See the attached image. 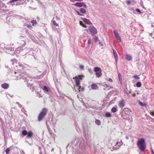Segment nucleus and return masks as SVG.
<instances>
[{"label":"nucleus","mask_w":154,"mask_h":154,"mask_svg":"<svg viewBox=\"0 0 154 154\" xmlns=\"http://www.w3.org/2000/svg\"><path fill=\"white\" fill-rule=\"evenodd\" d=\"M80 11L83 14H85L86 12V10L82 8H80Z\"/></svg>","instance_id":"nucleus-19"},{"label":"nucleus","mask_w":154,"mask_h":154,"mask_svg":"<svg viewBox=\"0 0 154 154\" xmlns=\"http://www.w3.org/2000/svg\"><path fill=\"white\" fill-rule=\"evenodd\" d=\"M85 30L88 33H91V34H95L97 32L96 29L93 26H89L88 29H86Z\"/></svg>","instance_id":"nucleus-5"},{"label":"nucleus","mask_w":154,"mask_h":154,"mask_svg":"<svg viewBox=\"0 0 154 154\" xmlns=\"http://www.w3.org/2000/svg\"><path fill=\"white\" fill-rule=\"evenodd\" d=\"M99 44L100 45H101L102 46H103V44L100 42H99Z\"/></svg>","instance_id":"nucleus-38"},{"label":"nucleus","mask_w":154,"mask_h":154,"mask_svg":"<svg viewBox=\"0 0 154 154\" xmlns=\"http://www.w3.org/2000/svg\"><path fill=\"white\" fill-rule=\"evenodd\" d=\"M9 85L8 84L5 83L2 84V87L3 88L5 89H6L8 88Z\"/></svg>","instance_id":"nucleus-12"},{"label":"nucleus","mask_w":154,"mask_h":154,"mask_svg":"<svg viewBox=\"0 0 154 154\" xmlns=\"http://www.w3.org/2000/svg\"><path fill=\"white\" fill-rule=\"evenodd\" d=\"M132 122V119H130L129 120V122Z\"/></svg>","instance_id":"nucleus-54"},{"label":"nucleus","mask_w":154,"mask_h":154,"mask_svg":"<svg viewBox=\"0 0 154 154\" xmlns=\"http://www.w3.org/2000/svg\"><path fill=\"white\" fill-rule=\"evenodd\" d=\"M14 76L15 77V79H26V81H24L26 84H28L29 77L24 72H22L20 70L14 72L13 74Z\"/></svg>","instance_id":"nucleus-1"},{"label":"nucleus","mask_w":154,"mask_h":154,"mask_svg":"<svg viewBox=\"0 0 154 154\" xmlns=\"http://www.w3.org/2000/svg\"><path fill=\"white\" fill-rule=\"evenodd\" d=\"M75 12H76V13L78 15H81V16H82V14H81L80 12L78 11H75Z\"/></svg>","instance_id":"nucleus-34"},{"label":"nucleus","mask_w":154,"mask_h":154,"mask_svg":"<svg viewBox=\"0 0 154 154\" xmlns=\"http://www.w3.org/2000/svg\"><path fill=\"white\" fill-rule=\"evenodd\" d=\"M31 22L32 23L33 25H34V24H36L37 23V22L35 20H32L31 21Z\"/></svg>","instance_id":"nucleus-27"},{"label":"nucleus","mask_w":154,"mask_h":154,"mask_svg":"<svg viewBox=\"0 0 154 154\" xmlns=\"http://www.w3.org/2000/svg\"><path fill=\"white\" fill-rule=\"evenodd\" d=\"M18 106H19L20 107V108H21L22 107V106L21 105V104H19V105H18Z\"/></svg>","instance_id":"nucleus-49"},{"label":"nucleus","mask_w":154,"mask_h":154,"mask_svg":"<svg viewBox=\"0 0 154 154\" xmlns=\"http://www.w3.org/2000/svg\"><path fill=\"white\" fill-rule=\"evenodd\" d=\"M126 2V3L128 5H129V4H131V2L130 0L127 1Z\"/></svg>","instance_id":"nucleus-35"},{"label":"nucleus","mask_w":154,"mask_h":154,"mask_svg":"<svg viewBox=\"0 0 154 154\" xmlns=\"http://www.w3.org/2000/svg\"><path fill=\"white\" fill-rule=\"evenodd\" d=\"M125 103L123 100H120L119 103V106L121 108H122L125 106Z\"/></svg>","instance_id":"nucleus-8"},{"label":"nucleus","mask_w":154,"mask_h":154,"mask_svg":"<svg viewBox=\"0 0 154 154\" xmlns=\"http://www.w3.org/2000/svg\"><path fill=\"white\" fill-rule=\"evenodd\" d=\"M73 90L74 91H76L75 88H74V89L73 88Z\"/></svg>","instance_id":"nucleus-56"},{"label":"nucleus","mask_w":154,"mask_h":154,"mask_svg":"<svg viewBox=\"0 0 154 154\" xmlns=\"http://www.w3.org/2000/svg\"><path fill=\"white\" fill-rule=\"evenodd\" d=\"M150 114L153 116H154V112H150Z\"/></svg>","instance_id":"nucleus-43"},{"label":"nucleus","mask_w":154,"mask_h":154,"mask_svg":"<svg viewBox=\"0 0 154 154\" xmlns=\"http://www.w3.org/2000/svg\"><path fill=\"white\" fill-rule=\"evenodd\" d=\"M22 43H23V45L24 46V45H25V41H22Z\"/></svg>","instance_id":"nucleus-47"},{"label":"nucleus","mask_w":154,"mask_h":154,"mask_svg":"<svg viewBox=\"0 0 154 154\" xmlns=\"http://www.w3.org/2000/svg\"><path fill=\"white\" fill-rule=\"evenodd\" d=\"M11 63L13 65H14V62H15L16 63H17V60L15 59H14L11 60Z\"/></svg>","instance_id":"nucleus-24"},{"label":"nucleus","mask_w":154,"mask_h":154,"mask_svg":"<svg viewBox=\"0 0 154 154\" xmlns=\"http://www.w3.org/2000/svg\"><path fill=\"white\" fill-rule=\"evenodd\" d=\"M113 53L116 62L117 63L118 60V56L116 51L114 50H113Z\"/></svg>","instance_id":"nucleus-10"},{"label":"nucleus","mask_w":154,"mask_h":154,"mask_svg":"<svg viewBox=\"0 0 154 154\" xmlns=\"http://www.w3.org/2000/svg\"><path fill=\"white\" fill-rule=\"evenodd\" d=\"M107 80L109 82H112L113 81V80H112L111 78H109L108 80Z\"/></svg>","instance_id":"nucleus-37"},{"label":"nucleus","mask_w":154,"mask_h":154,"mask_svg":"<svg viewBox=\"0 0 154 154\" xmlns=\"http://www.w3.org/2000/svg\"><path fill=\"white\" fill-rule=\"evenodd\" d=\"M39 149L40 150V151H41V147H39Z\"/></svg>","instance_id":"nucleus-53"},{"label":"nucleus","mask_w":154,"mask_h":154,"mask_svg":"<svg viewBox=\"0 0 154 154\" xmlns=\"http://www.w3.org/2000/svg\"><path fill=\"white\" fill-rule=\"evenodd\" d=\"M26 26L29 28H31L32 27V26L31 25H28Z\"/></svg>","instance_id":"nucleus-42"},{"label":"nucleus","mask_w":154,"mask_h":154,"mask_svg":"<svg viewBox=\"0 0 154 154\" xmlns=\"http://www.w3.org/2000/svg\"><path fill=\"white\" fill-rule=\"evenodd\" d=\"M132 96L133 97H135L136 96V94H132Z\"/></svg>","instance_id":"nucleus-50"},{"label":"nucleus","mask_w":154,"mask_h":154,"mask_svg":"<svg viewBox=\"0 0 154 154\" xmlns=\"http://www.w3.org/2000/svg\"><path fill=\"white\" fill-rule=\"evenodd\" d=\"M91 88L93 89H97L98 88V86L95 84H93L91 85Z\"/></svg>","instance_id":"nucleus-13"},{"label":"nucleus","mask_w":154,"mask_h":154,"mask_svg":"<svg viewBox=\"0 0 154 154\" xmlns=\"http://www.w3.org/2000/svg\"><path fill=\"white\" fill-rule=\"evenodd\" d=\"M106 117H110L111 116V114L110 112H106Z\"/></svg>","instance_id":"nucleus-26"},{"label":"nucleus","mask_w":154,"mask_h":154,"mask_svg":"<svg viewBox=\"0 0 154 154\" xmlns=\"http://www.w3.org/2000/svg\"><path fill=\"white\" fill-rule=\"evenodd\" d=\"M81 19L83 20V21L86 24H87L88 25L92 24L91 23L89 20H88L84 18H82Z\"/></svg>","instance_id":"nucleus-9"},{"label":"nucleus","mask_w":154,"mask_h":154,"mask_svg":"<svg viewBox=\"0 0 154 154\" xmlns=\"http://www.w3.org/2000/svg\"><path fill=\"white\" fill-rule=\"evenodd\" d=\"M39 153H40V154H41V153H42V152H41V151H40Z\"/></svg>","instance_id":"nucleus-58"},{"label":"nucleus","mask_w":154,"mask_h":154,"mask_svg":"<svg viewBox=\"0 0 154 154\" xmlns=\"http://www.w3.org/2000/svg\"><path fill=\"white\" fill-rule=\"evenodd\" d=\"M21 111L25 113L26 112L24 108H23L21 109Z\"/></svg>","instance_id":"nucleus-33"},{"label":"nucleus","mask_w":154,"mask_h":154,"mask_svg":"<svg viewBox=\"0 0 154 154\" xmlns=\"http://www.w3.org/2000/svg\"><path fill=\"white\" fill-rule=\"evenodd\" d=\"M94 71L95 72V74L97 77L99 78L102 75L101 70V69L99 67H95L94 69Z\"/></svg>","instance_id":"nucleus-6"},{"label":"nucleus","mask_w":154,"mask_h":154,"mask_svg":"<svg viewBox=\"0 0 154 154\" xmlns=\"http://www.w3.org/2000/svg\"><path fill=\"white\" fill-rule=\"evenodd\" d=\"M122 144H123V142H122V141L121 140L119 142L117 141L116 142L115 146H116L117 145L119 144V146H120L122 145Z\"/></svg>","instance_id":"nucleus-18"},{"label":"nucleus","mask_w":154,"mask_h":154,"mask_svg":"<svg viewBox=\"0 0 154 154\" xmlns=\"http://www.w3.org/2000/svg\"><path fill=\"white\" fill-rule=\"evenodd\" d=\"M103 86L106 88L108 90L109 89H110L111 88V86L109 85H108L106 84L104 85H103Z\"/></svg>","instance_id":"nucleus-23"},{"label":"nucleus","mask_w":154,"mask_h":154,"mask_svg":"<svg viewBox=\"0 0 154 154\" xmlns=\"http://www.w3.org/2000/svg\"><path fill=\"white\" fill-rule=\"evenodd\" d=\"M126 138L127 139H128V138L127 137H126Z\"/></svg>","instance_id":"nucleus-59"},{"label":"nucleus","mask_w":154,"mask_h":154,"mask_svg":"<svg viewBox=\"0 0 154 154\" xmlns=\"http://www.w3.org/2000/svg\"><path fill=\"white\" fill-rule=\"evenodd\" d=\"M49 90V89L46 86H44V88H43V90L45 91H46V92H48Z\"/></svg>","instance_id":"nucleus-16"},{"label":"nucleus","mask_w":154,"mask_h":154,"mask_svg":"<svg viewBox=\"0 0 154 154\" xmlns=\"http://www.w3.org/2000/svg\"><path fill=\"white\" fill-rule=\"evenodd\" d=\"M20 67H21L23 69V65L22 64L20 63H18Z\"/></svg>","instance_id":"nucleus-36"},{"label":"nucleus","mask_w":154,"mask_h":154,"mask_svg":"<svg viewBox=\"0 0 154 154\" xmlns=\"http://www.w3.org/2000/svg\"><path fill=\"white\" fill-rule=\"evenodd\" d=\"M70 1L72 2H74L75 1H76V0H70Z\"/></svg>","instance_id":"nucleus-48"},{"label":"nucleus","mask_w":154,"mask_h":154,"mask_svg":"<svg viewBox=\"0 0 154 154\" xmlns=\"http://www.w3.org/2000/svg\"><path fill=\"white\" fill-rule=\"evenodd\" d=\"M118 76L119 78V79L120 81H121V74L119 73L118 75Z\"/></svg>","instance_id":"nucleus-31"},{"label":"nucleus","mask_w":154,"mask_h":154,"mask_svg":"<svg viewBox=\"0 0 154 154\" xmlns=\"http://www.w3.org/2000/svg\"><path fill=\"white\" fill-rule=\"evenodd\" d=\"M48 111L47 109L43 108L38 116V120L39 121H42L45 117Z\"/></svg>","instance_id":"nucleus-4"},{"label":"nucleus","mask_w":154,"mask_h":154,"mask_svg":"<svg viewBox=\"0 0 154 154\" xmlns=\"http://www.w3.org/2000/svg\"><path fill=\"white\" fill-rule=\"evenodd\" d=\"M56 18L57 20H59L60 19V17H58L57 16L56 17Z\"/></svg>","instance_id":"nucleus-45"},{"label":"nucleus","mask_w":154,"mask_h":154,"mask_svg":"<svg viewBox=\"0 0 154 154\" xmlns=\"http://www.w3.org/2000/svg\"><path fill=\"white\" fill-rule=\"evenodd\" d=\"M140 105L141 106H143V103H141L140 102Z\"/></svg>","instance_id":"nucleus-51"},{"label":"nucleus","mask_w":154,"mask_h":154,"mask_svg":"<svg viewBox=\"0 0 154 154\" xmlns=\"http://www.w3.org/2000/svg\"><path fill=\"white\" fill-rule=\"evenodd\" d=\"M27 131L26 130H23L22 131V134L23 136H25L27 135Z\"/></svg>","instance_id":"nucleus-17"},{"label":"nucleus","mask_w":154,"mask_h":154,"mask_svg":"<svg viewBox=\"0 0 154 154\" xmlns=\"http://www.w3.org/2000/svg\"><path fill=\"white\" fill-rule=\"evenodd\" d=\"M16 103H17V104H18V105L20 104V103H19V102H16Z\"/></svg>","instance_id":"nucleus-55"},{"label":"nucleus","mask_w":154,"mask_h":154,"mask_svg":"<svg viewBox=\"0 0 154 154\" xmlns=\"http://www.w3.org/2000/svg\"><path fill=\"white\" fill-rule=\"evenodd\" d=\"M91 39H89L88 41V44H89V45H90L91 44Z\"/></svg>","instance_id":"nucleus-32"},{"label":"nucleus","mask_w":154,"mask_h":154,"mask_svg":"<svg viewBox=\"0 0 154 154\" xmlns=\"http://www.w3.org/2000/svg\"><path fill=\"white\" fill-rule=\"evenodd\" d=\"M79 22H80V24L81 26H82L83 27H85V28L87 27V26H86V25H85L84 24L82 21H80Z\"/></svg>","instance_id":"nucleus-22"},{"label":"nucleus","mask_w":154,"mask_h":154,"mask_svg":"<svg viewBox=\"0 0 154 154\" xmlns=\"http://www.w3.org/2000/svg\"><path fill=\"white\" fill-rule=\"evenodd\" d=\"M53 23L54 25H55L56 26H58V24L56 23L55 20H53Z\"/></svg>","instance_id":"nucleus-29"},{"label":"nucleus","mask_w":154,"mask_h":154,"mask_svg":"<svg viewBox=\"0 0 154 154\" xmlns=\"http://www.w3.org/2000/svg\"><path fill=\"white\" fill-rule=\"evenodd\" d=\"M136 86L137 87H140L141 86V83L140 82H138L137 83H136Z\"/></svg>","instance_id":"nucleus-25"},{"label":"nucleus","mask_w":154,"mask_h":154,"mask_svg":"<svg viewBox=\"0 0 154 154\" xmlns=\"http://www.w3.org/2000/svg\"><path fill=\"white\" fill-rule=\"evenodd\" d=\"M125 58L128 60H131L132 58L131 56L130 55L126 54L125 56Z\"/></svg>","instance_id":"nucleus-14"},{"label":"nucleus","mask_w":154,"mask_h":154,"mask_svg":"<svg viewBox=\"0 0 154 154\" xmlns=\"http://www.w3.org/2000/svg\"><path fill=\"white\" fill-rule=\"evenodd\" d=\"M114 33L115 35V36L116 38V39H117V40H118V42H121V38L119 35L118 33L115 30H114Z\"/></svg>","instance_id":"nucleus-7"},{"label":"nucleus","mask_w":154,"mask_h":154,"mask_svg":"<svg viewBox=\"0 0 154 154\" xmlns=\"http://www.w3.org/2000/svg\"><path fill=\"white\" fill-rule=\"evenodd\" d=\"M82 4L83 3H76L75 4H73V5L78 7H81L82 6Z\"/></svg>","instance_id":"nucleus-15"},{"label":"nucleus","mask_w":154,"mask_h":154,"mask_svg":"<svg viewBox=\"0 0 154 154\" xmlns=\"http://www.w3.org/2000/svg\"><path fill=\"white\" fill-rule=\"evenodd\" d=\"M95 123L97 125H99L100 124L101 122L100 120L98 119H96L95 120Z\"/></svg>","instance_id":"nucleus-21"},{"label":"nucleus","mask_w":154,"mask_h":154,"mask_svg":"<svg viewBox=\"0 0 154 154\" xmlns=\"http://www.w3.org/2000/svg\"><path fill=\"white\" fill-rule=\"evenodd\" d=\"M138 147L139 149L142 151H144L146 148V144L144 139L142 138L139 139L137 143Z\"/></svg>","instance_id":"nucleus-2"},{"label":"nucleus","mask_w":154,"mask_h":154,"mask_svg":"<svg viewBox=\"0 0 154 154\" xmlns=\"http://www.w3.org/2000/svg\"><path fill=\"white\" fill-rule=\"evenodd\" d=\"M98 40V38L97 37H96L95 38V42L97 41Z\"/></svg>","instance_id":"nucleus-46"},{"label":"nucleus","mask_w":154,"mask_h":154,"mask_svg":"<svg viewBox=\"0 0 154 154\" xmlns=\"http://www.w3.org/2000/svg\"><path fill=\"white\" fill-rule=\"evenodd\" d=\"M73 79H75V82L76 83V86L78 88V89L79 90V92L81 90L83 91L84 90V88H81V87L80 86V81L82 80V79L79 77L75 76V77L73 78Z\"/></svg>","instance_id":"nucleus-3"},{"label":"nucleus","mask_w":154,"mask_h":154,"mask_svg":"<svg viewBox=\"0 0 154 154\" xmlns=\"http://www.w3.org/2000/svg\"><path fill=\"white\" fill-rule=\"evenodd\" d=\"M80 68L81 69H83L84 68V66L83 65H81L80 66Z\"/></svg>","instance_id":"nucleus-44"},{"label":"nucleus","mask_w":154,"mask_h":154,"mask_svg":"<svg viewBox=\"0 0 154 154\" xmlns=\"http://www.w3.org/2000/svg\"><path fill=\"white\" fill-rule=\"evenodd\" d=\"M33 135V133L32 131H29L27 133V138H30Z\"/></svg>","instance_id":"nucleus-11"},{"label":"nucleus","mask_w":154,"mask_h":154,"mask_svg":"<svg viewBox=\"0 0 154 154\" xmlns=\"http://www.w3.org/2000/svg\"><path fill=\"white\" fill-rule=\"evenodd\" d=\"M83 0H76V1L81 2Z\"/></svg>","instance_id":"nucleus-52"},{"label":"nucleus","mask_w":154,"mask_h":154,"mask_svg":"<svg viewBox=\"0 0 154 154\" xmlns=\"http://www.w3.org/2000/svg\"><path fill=\"white\" fill-rule=\"evenodd\" d=\"M84 7L85 8H86L87 6H86V5H84Z\"/></svg>","instance_id":"nucleus-57"},{"label":"nucleus","mask_w":154,"mask_h":154,"mask_svg":"<svg viewBox=\"0 0 154 154\" xmlns=\"http://www.w3.org/2000/svg\"><path fill=\"white\" fill-rule=\"evenodd\" d=\"M88 70L89 72L90 73H91L92 72V70L91 69V68H89Z\"/></svg>","instance_id":"nucleus-39"},{"label":"nucleus","mask_w":154,"mask_h":154,"mask_svg":"<svg viewBox=\"0 0 154 154\" xmlns=\"http://www.w3.org/2000/svg\"><path fill=\"white\" fill-rule=\"evenodd\" d=\"M117 110V109L115 107H113L111 109V111L113 112H115Z\"/></svg>","instance_id":"nucleus-20"},{"label":"nucleus","mask_w":154,"mask_h":154,"mask_svg":"<svg viewBox=\"0 0 154 154\" xmlns=\"http://www.w3.org/2000/svg\"><path fill=\"white\" fill-rule=\"evenodd\" d=\"M151 152L152 154H154V152L152 148L151 149Z\"/></svg>","instance_id":"nucleus-41"},{"label":"nucleus","mask_w":154,"mask_h":154,"mask_svg":"<svg viewBox=\"0 0 154 154\" xmlns=\"http://www.w3.org/2000/svg\"><path fill=\"white\" fill-rule=\"evenodd\" d=\"M136 11L137 12H139V13H141V12H140V10L139 9H136Z\"/></svg>","instance_id":"nucleus-40"},{"label":"nucleus","mask_w":154,"mask_h":154,"mask_svg":"<svg viewBox=\"0 0 154 154\" xmlns=\"http://www.w3.org/2000/svg\"><path fill=\"white\" fill-rule=\"evenodd\" d=\"M10 149L9 148H7L5 150V152L6 154H8L9 152Z\"/></svg>","instance_id":"nucleus-28"},{"label":"nucleus","mask_w":154,"mask_h":154,"mask_svg":"<svg viewBox=\"0 0 154 154\" xmlns=\"http://www.w3.org/2000/svg\"><path fill=\"white\" fill-rule=\"evenodd\" d=\"M134 78L136 79H140V78L138 77L137 75H135L134 76Z\"/></svg>","instance_id":"nucleus-30"}]
</instances>
